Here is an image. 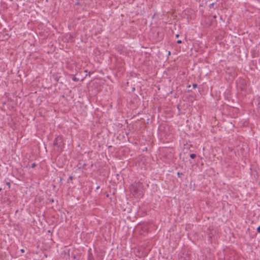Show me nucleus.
I'll return each instance as SVG.
<instances>
[{
	"label": "nucleus",
	"mask_w": 260,
	"mask_h": 260,
	"mask_svg": "<svg viewBox=\"0 0 260 260\" xmlns=\"http://www.w3.org/2000/svg\"><path fill=\"white\" fill-rule=\"evenodd\" d=\"M21 251L22 252H24V249H21Z\"/></svg>",
	"instance_id": "9b49d317"
},
{
	"label": "nucleus",
	"mask_w": 260,
	"mask_h": 260,
	"mask_svg": "<svg viewBox=\"0 0 260 260\" xmlns=\"http://www.w3.org/2000/svg\"><path fill=\"white\" fill-rule=\"evenodd\" d=\"M53 145L54 146H56L57 147V151H61L63 147V143L62 137L58 136L56 137L54 140Z\"/></svg>",
	"instance_id": "f257e3e1"
},
{
	"label": "nucleus",
	"mask_w": 260,
	"mask_h": 260,
	"mask_svg": "<svg viewBox=\"0 0 260 260\" xmlns=\"http://www.w3.org/2000/svg\"><path fill=\"white\" fill-rule=\"evenodd\" d=\"M176 38H178V37H179V35H178V34H177V35H176Z\"/></svg>",
	"instance_id": "f8f14e48"
},
{
	"label": "nucleus",
	"mask_w": 260,
	"mask_h": 260,
	"mask_svg": "<svg viewBox=\"0 0 260 260\" xmlns=\"http://www.w3.org/2000/svg\"><path fill=\"white\" fill-rule=\"evenodd\" d=\"M73 80L74 81H79V79L74 77L73 78Z\"/></svg>",
	"instance_id": "7ed1b4c3"
},
{
	"label": "nucleus",
	"mask_w": 260,
	"mask_h": 260,
	"mask_svg": "<svg viewBox=\"0 0 260 260\" xmlns=\"http://www.w3.org/2000/svg\"><path fill=\"white\" fill-rule=\"evenodd\" d=\"M69 179H70V180H72V179H73V177H72V176H70V177H69Z\"/></svg>",
	"instance_id": "1a4fd4ad"
},
{
	"label": "nucleus",
	"mask_w": 260,
	"mask_h": 260,
	"mask_svg": "<svg viewBox=\"0 0 260 260\" xmlns=\"http://www.w3.org/2000/svg\"><path fill=\"white\" fill-rule=\"evenodd\" d=\"M36 166V164L35 163H33L31 164V168H35Z\"/></svg>",
	"instance_id": "20e7f679"
},
{
	"label": "nucleus",
	"mask_w": 260,
	"mask_h": 260,
	"mask_svg": "<svg viewBox=\"0 0 260 260\" xmlns=\"http://www.w3.org/2000/svg\"><path fill=\"white\" fill-rule=\"evenodd\" d=\"M192 86H193V88H197V87L198 85H197V84H193V85H192Z\"/></svg>",
	"instance_id": "423d86ee"
},
{
	"label": "nucleus",
	"mask_w": 260,
	"mask_h": 260,
	"mask_svg": "<svg viewBox=\"0 0 260 260\" xmlns=\"http://www.w3.org/2000/svg\"><path fill=\"white\" fill-rule=\"evenodd\" d=\"M257 232L260 233V225L257 228Z\"/></svg>",
	"instance_id": "0eeeda50"
},
{
	"label": "nucleus",
	"mask_w": 260,
	"mask_h": 260,
	"mask_svg": "<svg viewBox=\"0 0 260 260\" xmlns=\"http://www.w3.org/2000/svg\"><path fill=\"white\" fill-rule=\"evenodd\" d=\"M177 43L178 44H181V43H182V41H181V40H178V41H177Z\"/></svg>",
	"instance_id": "6e6552de"
},
{
	"label": "nucleus",
	"mask_w": 260,
	"mask_h": 260,
	"mask_svg": "<svg viewBox=\"0 0 260 260\" xmlns=\"http://www.w3.org/2000/svg\"><path fill=\"white\" fill-rule=\"evenodd\" d=\"M177 175L180 177H181V175H183V174H182V173L178 172Z\"/></svg>",
	"instance_id": "39448f33"
},
{
	"label": "nucleus",
	"mask_w": 260,
	"mask_h": 260,
	"mask_svg": "<svg viewBox=\"0 0 260 260\" xmlns=\"http://www.w3.org/2000/svg\"><path fill=\"white\" fill-rule=\"evenodd\" d=\"M190 157L192 159H194L196 157V155L194 153H192L190 155Z\"/></svg>",
	"instance_id": "f03ea898"
},
{
	"label": "nucleus",
	"mask_w": 260,
	"mask_h": 260,
	"mask_svg": "<svg viewBox=\"0 0 260 260\" xmlns=\"http://www.w3.org/2000/svg\"><path fill=\"white\" fill-rule=\"evenodd\" d=\"M7 185H9V186L10 187V183L7 182Z\"/></svg>",
	"instance_id": "9d476101"
}]
</instances>
